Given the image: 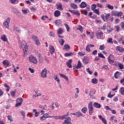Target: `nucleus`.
<instances>
[{
    "mask_svg": "<svg viewBox=\"0 0 124 124\" xmlns=\"http://www.w3.org/2000/svg\"><path fill=\"white\" fill-rule=\"evenodd\" d=\"M82 67V63H81V62L79 61L78 63V65L77 66L74 67L73 69H75L76 68H81Z\"/></svg>",
    "mask_w": 124,
    "mask_h": 124,
    "instance_id": "6ab92c4d",
    "label": "nucleus"
},
{
    "mask_svg": "<svg viewBox=\"0 0 124 124\" xmlns=\"http://www.w3.org/2000/svg\"><path fill=\"white\" fill-rule=\"evenodd\" d=\"M39 108H41V109H43V110H46L47 109V106L46 105H40L39 106Z\"/></svg>",
    "mask_w": 124,
    "mask_h": 124,
    "instance_id": "4c0bfd02",
    "label": "nucleus"
},
{
    "mask_svg": "<svg viewBox=\"0 0 124 124\" xmlns=\"http://www.w3.org/2000/svg\"><path fill=\"white\" fill-rule=\"evenodd\" d=\"M29 60L30 62H33L34 64H36V63H37V60H36V58L33 56L30 57Z\"/></svg>",
    "mask_w": 124,
    "mask_h": 124,
    "instance_id": "1a4fd4ad",
    "label": "nucleus"
},
{
    "mask_svg": "<svg viewBox=\"0 0 124 124\" xmlns=\"http://www.w3.org/2000/svg\"><path fill=\"white\" fill-rule=\"evenodd\" d=\"M118 14V12L116 11H113L112 12V16H117Z\"/></svg>",
    "mask_w": 124,
    "mask_h": 124,
    "instance_id": "603ef678",
    "label": "nucleus"
},
{
    "mask_svg": "<svg viewBox=\"0 0 124 124\" xmlns=\"http://www.w3.org/2000/svg\"><path fill=\"white\" fill-rule=\"evenodd\" d=\"M83 63H85V64H88V63H89V59H88V58H85L83 59Z\"/></svg>",
    "mask_w": 124,
    "mask_h": 124,
    "instance_id": "72a5a7b5",
    "label": "nucleus"
},
{
    "mask_svg": "<svg viewBox=\"0 0 124 124\" xmlns=\"http://www.w3.org/2000/svg\"><path fill=\"white\" fill-rule=\"evenodd\" d=\"M96 5H95V4H93V5H92L91 6V9L92 10H93V11L94 10H95L96 8Z\"/></svg>",
    "mask_w": 124,
    "mask_h": 124,
    "instance_id": "58836bf2",
    "label": "nucleus"
},
{
    "mask_svg": "<svg viewBox=\"0 0 124 124\" xmlns=\"http://www.w3.org/2000/svg\"><path fill=\"white\" fill-rule=\"evenodd\" d=\"M21 47L24 51V53L26 54L28 51V46L27 45V43L25 41H23L21 42Z\"/></svg>",
    "mask_w": 124,
    "mask_h": 124,
    "instance_id": "f257e3e1",
    "label": "nucleus"
},
{
    "mask_svg": "<svg viewBox=\"0 0 124 124\" xmlns=\"http://www.w3.org/2000/svg\"><path fill=\"white\" fill-rule=\"evenodd\" d=\"M107 7H108V9H110L111 10H113V9H114V6L109 4H107Z\"/></svg>",
    "mask_w": 124,
    "mask_h": 124,
    "instance_id": "e433bc0d",
    "label": "nucleus"
},
{
    "mask_svg": "<svg viewBox=\"0 0 124 124\" xmlns=\"http://www.w3.org/2000/svg\"><path fill=\"white\" fill-rule=\"evenodd\" d=\"M70 121H71V118L70 117L67 118L62 124H71V122H70Z\"/></svg>",
    "mask_w": 124,
    "mask_h": 124,
    "instance_id": "dca6fc26",
    "label": "nucleus"
},
{
    "mask_svg": "<svg viewBox=\"0 0 124 124\" xmlns=\"http://www.w3.org/2000/svg\"><path fill=\"white\" fill-rule=\"evenodd\" d=\"M65 57H69L70 56H73V53L70 52L69 53H65L64 54Z\"/></svg>",
    "mask_w": 124,
    "mask_h": 124,
    "instance_id": "09e8293b",
    "label": "nucleus"
},
{
    "mask_svg": "<svg viewBox=\"0 0 124 124\" xmlns=\"http://www.w3.org/2000/svg\"><path fill=\"white\" fill-rule=\"evenodd\" d=\"M115 28L116 30V31H118V32L120 31V26H115Z\"/></svg>",
    "mask_w": 124,
    "mask_h": 124,
    "instance_id": "0e129e2a",
    "label": "nucleus"
},
{
    "mask_svg": "<svg viewBox=\"0 0 124 124\" xmlns=\"http://www.w3.org/2000/svg\"><path fill=\"white\" fill-rule=\"evenodd\" d=\"M29 70L30 71V72H31V73H34V70H33L32 68L30 67L29 68Z\"/></svg>",
    "mask_w": 124,
    "mask_h": 124,
    "instance_id": "338daca9",
    "label": "nucleus"
},
{
    "mask_svg": "<svg viewBox=\"0 0 124 124\" xmlns=\"http://www.w3.org/2000/svg\"><path fill=\"white\" fill-rule=\"evenodd\" d=\"M120 82L121 84H122V85H123L124 86V78L121 79L120 80Z\"/></svg>",
    "mask_w": 124,
    "mask_h": 124,
    "instance_id": "774afa93",
    "label": "nucleus"
},
{
    "mask_svg": "<svg viewBox=\"0 0 124 124\" xmlns=\"http://www.w3.org/2000/svg\"><path fill=\"white\" fill-rule=\"evenodd\" d=\"M46 119V117L44 116V115H43L40 117L41 121H45Z\"/></svg>",
    "mask_w": 124,
    "mask_h": 124,
    "instance_id": "69168bd1",
    "label": "nucleus"
},
{
    "mask_svg": "<svg viewBox=\"0 0 124 124\" xmlns=\"http://www.w3.org/2000/svg\"><path fill=\"white\" fill-rule=\"evenodd\" d=\"M81 13L82 14H84V15H88V11L86 10H84L81 12Z\"/></svg>",
    "mask_w": 124,
    "mask_h": 124,
    "instance_id": "4d7b16f0",
    "label": "nucleus"
},
{
    "mask_svg": "<svg viewBox=\"0 0 124 124\" xmlns=\"http://www.w3.org/2000/svg\"><path fill=\"white\" fill-rule=\"evenodd\" d=\"M59 75L61 77H62V78H64V79H65V80H66V81H68V78H67V77H66V76L62 74H59Z\"/></svg>",
    "mask_w": 124,
    "mask_h": 124,
    "instance_id": "473e14b6",
    "label": "nucleus"
},
{
    "mask_svg": "<svg viewBox=\"0 0 124 124\" xmlns=\"http://www.w3.org/2000/svg\"><path fill=\"white\" fill-rule=\"evenodd\" d=\"M57 9H58V10H63V9L62 8V4L60 3L59 4V5H57Z\"/></svg>",
    "mask_w": 124,
    "mask_h": 124,
    "instance_id": "2f4dec72",
    "label": "nucleus"
},
{
    "mask_svg": "<svg viewBox=\"0 0 124 124\" xmlns=\"http://www.w3.org/2000/svg\"><path fill=\"white\" fill-rule=\"evenodd\" d=\"M122 75V74L119 72H116V73L114 74V77L116 78V79H118L120 76Z\"/></svg>",
    "mask_w": 124,
    "mask_h": 124,
    "instance_id": "a878e982",
    "label": "nucleus"
},
{
    "mask_svg": "<svg viewBox=\"0 0 124 124\" xmlns=\"http://www.w3.org/2000/svg\"><path fill=\"white\" fill-rule=\"evenodd\" d=\"M94 107H95V108H100L101 107V105L98 103L95 102L93 104Z\"/></svg>",
    "mask_w": 124,
    "mask_h": 124,
    "instance_id": "393cba45",
    "label": "nucleus"
},
{
    "mask_svg": "<svg viewBox=\"0 0 124 124\" xmlns=\"http://www.w3.org/2000/svg\"><path fill=\"white\" fill-rule=\"evenodd\" d=\"M41 19L42 20H45V19H48V16H42Z\"/></svg>",
    "mask_w": 124,
    "mask_h": 124,
    "instance_id": "e2e57ef3",
    "label": "nucleus"
},
{
    "mask_svg": "<svg viewBox=\"0 0 124 124\" xmlns=\"http://www.w3.org/2000/svg\"><path fill=\"white\" fill-rule=\"evenodd\" d=\"M2 64L4 66H5V67H7V66H9V62H8V60H4L2 62Z\"/></svg>",
    "mask_w": 124,
    "mask_h": 124,
    "instance_id": "2eb2a0df",
    "label": "nucleus"
},
{
    "mask_svg": "<svg viewBox=\"0 0 124 124\" xmlns=\"http://www.w3.org/2000/svg\"><path fill=\"white\" fill-rule=\"evenodd\" d=\"M37 110L35 109H33V112L35 113V117H38L40 113L39 112L36 111Z\"/></svg>",
    "mask_w": 124,
    "mask_h": 124,
    "instance_id": "c756f323",
    "label": "nucleus"
},
{
    "mask_svg": "<svg viewBox=\"0 0 124 124\" xmlns=\"http://www.w3.org/2000/svg\"><path fill=\"white\" fill-rule=\"evenodd\" d=\"M72 59H70L67 62L66 65L69 68H72V65H71V63H72Z\"/></svg>",
    "mask_w": 124,
    "mask_h": 124,
    "instance_id": "4468645a",
    "label": "nucleus"
},
{
    "mask_svg": "<svg viewBox=\"0 0 124 124\" xmlns=\"http://www.w3.org/2000/svg\"><path fill=\"white\" fill-rule=\"evenodd\" d=\"M43 115L46 119H47V118H53L52 116H49L48 113H45Z\"/></svg>",
    "mask_w": 124,
    "mask_h": 124,
    "instance_id": "37998d69",
    "label": "nucleus"
},
{
    "mask_svg": "<svg viewBox=\"0 0 124 124\" xmlns=\"http://www.w3.org/2000/svg\"><path fill=\"white\" fill-rule=\"evenodd\" d=\"M102 35H103V32L102 31H98L96 33V36H97V37H101Z\"/></svg>",
    "mask_w": 124,
    "mask_h": 124,
    "instance_id": "bb28decb",
    "label": "nucleus"
},
{
    "mask_svg": "<svg viewBox=\"0 0 124 124\" xmlns=\"http://www.w3.org/2000/svg\"><path fill=\"white\" fill-rule=\"evenodd\" d=\"M76 115L77 117H81V116H83V114H82V113H81L80 112H76Z\"/></svg>",
    "mask_w": 124,
    "mask_h": 124,
    "instance_id": "8fccbe9b",
    "label": "nucleus"
},
{
    "mask_svg": "<svg viewBox=\"0 0 124 124\" xmlns=\"http://www.w3.org/2000/svg\"><path fill=\"white\" fill-rule=\"evenodd\" d=\"M41 75L43 78H46L47 77V69L45 68L43 70Z\"/></svg>",
    "mask_w": 124,
    "mask_h": 124,
    "instance_id": "6e6552de",
    "label": "nucleus"
},
{
    "mask_svg": "<svg viewBox=\"0 0 124 124\" xmlns=\"http://www.w3.org/2000/svg\"><path fill=\"white\" fill-rule=\"evenodd\" d=\"M68 116V113L67 114V115H63L62 116H52L53 118V119H55V120H59V119H60L61 120H63V119H66V117Z\"/></svg>",
    "mask_w": 124,
    "mask_h": 124,
    "instance_id": "20e7f679",
    "label": "nucleus"
},
{
    "mask_svg": "<svg viewBox=\"0 0 124 124\" xmlns=\"http://www.w3.org/2000/svg\"><path fill=\"white\" fill-rule=\"evenodd\" d=\"M93 11L94 13H95V14H97V15H99L100 14L99 13V10L98 9H96L94 10Z\"/></svg>",
    "mask_w": 124,
    "mask_h": 124,
    "instance_id": "79ce46f5",
    "label": "nucleus"
},
{
    "mask_svg": "<svg viewBox=\"0 0 124 124\" xmlns=\"http://www.w3.org/2000/svg\"><path fill=\"white\" fill-rule=\"evenodd\" d=\"M54 79L55 80V81H57V82H58V83H60V78H59L58 77V76H56L54 78Z\"/></svg>",
    "mask_w": 124,
    "mask_h": 124,
    "instance_id": "13d9d810",
    "label": "nucleus"
},
{
    "mask_svg": "<svg viewBox=\"0 0 124 124\" xmlns=\"http://www.w3.org/2000/svg\"><path fill=\"white\" fill-rule=\"evenodd\" d=\"M103 69H106V70H109V67H108V65H105L102 67Z\"/></svg>",
    "mask_w": 124,
    "mask_h": 124,
    "instance_id": "864d4df0",
    "label": "nucleus"
},
{
    "mask_svg": "<svg viewBox=\"0 0 124 124\" xmlns=\"http://www.w3.org/2000/svg\"><path fill=\"white\" fill-rule=\"evenodd\" d=\"M92 47H94V45L92 44L88 45L86 47V51L87 52H91V48H92Z\"/></svg>",
    "mask_w": 124,
    "mask_h": 124,
    "instance_id": "ddd939ff",
    "label": "nucleus"
},
{
    "mask_svg": "<svg viewBox=\"0 0 124 124\" xmlns=\"http://www.w3.org/2000/svg\"><path fill=\"white\" fill-rule=\"evenodd\" d=\"M54 14L55 17H60L61 16V12L57 10L54 12Z\"/></svg>",
    "mask_w": 124,
    "mask_h": 124,
    "instance_id": "aec40b11",
    "label": "nucleus"
},
{
    "mask_svg": "<svg viewBox=\"0 0 124 124\" xmlns=\"http://www.w3.org/2000/svg\"><path fill=\"white\" fill-rule=\"evenodd\" d=\"M97 79L96 78H93L92 79V82L93 83V84H97Z\"/></svg>",
    "mask_w": 124,
    "mask_h": 124,
    "instance_id": "c03bdc74",
    "label": "nucleus"
},
{
    "mask_svg": "<svg viewBox=\"0 0 124 124\" xmlns=\"http://www.w3.org/2000/svg\"><path fill=\"white\" fill-rule=\"evenodd\" d=\"M105 49V46L104 45L100 46L99 50H104Z\"/></svg>",
    "mask_w": 124,
    "mask_h": 124,
    "instance_id": "5fc2aeb1",
    "label": "nucleus"
},
{
    "mask_svg": "<svg viewBox=\"0 0 124 124\" xmlns=\"http://www.w3.org/2000/svg\"><path fill=\"white\" fill-rule=\"evenodd\" d=\"M98 55L99 58H102V59H105V57L104 56V55H103V54H102V53H98Z\"/></svg>",
    "mask_w": 124,
    "mask_h": 124,
    "instance_id": "6e6d98bb",
    "label": "nucleus"
},
{
    "mask_svg": "<svg viewBox=\"0 0 124 124\" xmlns=\"http://www.w3.org/2000/svg\"><path fill=\"white\" fill-rule=\"evenodd\" d=\"M70 12L73 14V15H77L78 16H80V13H79L78 11L77 10H69Z\"/></svg>",
    "mask_w": 124,
    "mask_h": 124,
    "instance_id": "f8f14e48",
    "label": "nucleus"
},
{
    "mask_svg": "<svg viewBox=\"0 0 124 124\" xmlns=\"http://www.w3.org/2000/svg\"><path fill=\"white\" fill-rule=\"evenodd\" d=\"M71 7H72V8H73V9H77V8H78V6H77V5L74 3L71 4Z\"/></svg>",
    "mask_w": 124,
    "mask_h": 124,
    "instance_id": "7c9ffc66",
    "label": "nucleus"
},
{
    "mask_svg": "<svg viewBox=\"0 0 124 124\" xmlns=\"http://www.w3.org/2000/svg\"><path fill=\"white\" fill-rule=\"evenodd\" d=\"M88 111V108H87V107H84L82 109L81 111L82 113H84V114H85V113Z\"/></svg>",
    "mask_w": 124,
    "mask_h": 124,
    "instance_id": "ea45409f",
    "label": "nucleus"
},
{
    "mask_svg": "<svg viewBox=\"0 0 124 124\" xmlns=\"http://www.w3.org/2000/svg\"><path fill=\"white\" fill-rule=\"evenodd\" d=\"M59 43L62 46H63V44H64V40L62 39L59 40Z\"/></svg>",
    "mask_w": 124,
    "mask_h": 124,
    "instance_id": "a19ab883",
    "label": "nucleus"
},
{
    "mask_svg": "<svg viewBox=\"0 0 124 124\" xmlns=\"http://www.w3.org/2000/svg\"><path fill=\"white\" fill-rule=\"evenodd\" d=\"M101 17L103 20L106 22V21H107V20L109 19V17H110V14H108L106 16H104V15H102Z\"/></svg>",
    "mask_w": 124,
    "mask_h": 124,
    "instance_id": "0eeeda50",
    "label": "nucleus"
},
{
    "mask_svg": "<svg viewBox=\"0 0 124 124\" xmlns=\"http://www.w3.org/2000/svg\"><path fill=\"white\" fill-rule=\"evenodd\" d=\"M120 93L121 94H122L123 95H124V88L122 87L121 88Z\"/></svg>",
    "mask_w": 124,
    "mask_h": 124,
    "instance_id": "bf43d9fd",
    "label": "nucleus"
},
{
    "mask_svg": "<svg viewBox=\"0 0 124 124\" xmlns=\"http://www.w3.org/2000/svg\"><path fill=\"white\" fill-rule=\"evenodd\" d=\"M98 118L99 119H100V120H101V121L103 122V123H104V124H107V121H106V119H105V118L102 117V116L99 115Z\"/></svg>",
    "mask_w": 124,
    "mask_h": 124,
    "instance_id": "f3484780",
    "label": "nucleus"
},
{
    "mask_svg": "<svg viewBox=\"0 0 124 124\" xmlns=\"http://www.w3.org/2000/svg\"><path fill=\"white\" fill-rule=\"evenodd\" d=\"M77 30L79 31L80 32H83V31H84V28L81 25H78L77 28Z\"/></svg>",
    "mask_w": 124,
    "mask_h": 124,
    "instance_id": "5701e85b",
    "label": "nucleus"
},
{
    "mask_svg": "<svg viewBox=\"0 0 124 124\" xmlns=\"http://www.w3.org/2000/svg\"><path fill=\"white\" fill-rule=\"evenodd\" d=\"M1 39L4 41V42H6L8 41L7 38H6V36L5 35H2L1 36Z\"/></svg>",
    "mask_w": 124,
    "mask_h": 124,
    "instance_id": "4be33fe9",
    "label": "nucleus"
},
{
    "mask_svg": "<svg viewBox=\"0 0 124 124\" xmlns=\"http://www.w3.org/2000/svg\"><path fill=\"white\" fill-rule=\"evenodd\" d=\"M96 5L99 8H103V7H104L103 6V5L102 4L100 3H97Z\"/></svg>",
    "mask_w": 124,
    "mask_h": 124,
    "instance_id": "49530a36",
    "label": "nucleus"
},
{
    "mask_svg": "<svg viewBox=\"0 0 124 124\" xmlns=\"http://www.w3.org/2000/svg\"><path fill=\"white\" fill-rule=\"evenodd\" d=\"M55 24L56 26H60L62 24V20L61 19H57L55 21Z\"/></svg>",
    "mask_w": 124,
    "mask_h": 124,
    "instance_id": "cd10ccee",
    "label": "nucleus"
},
{
    "mask_svg": "<svg viewBox=\"0 0 124 124\" xmlns=\"http://www.w3.org/2000/svg\"><path fill=\"white\" fill-rule=\"evenodd\" d=\"M124 14L123 13V12H117V17H121V16H123V15Z\"/></svg>",
    "mask_w": 124,
    "mask_h": 124,
    "instance_id": "3c124183",
    "label": "nucleus"
},
{
    "mask_svg": "<svg viewBox=\"0 0 124 124\" xmlns=\"http://www.w3.org/2000/svg\"><path fill=\"white\" fill-rule=\"evenodd\" d=\"M63 49L66 51H69V50H70V46L68 44H65Z\"/></svg>",
    "mask_w": 124,
    "mask_h": 124,
    "instance_id": "412c9836",
    "label": "nucleus"
},
{
    "mask_svg": "<svg viewBox=\"0 0 124 124\" xmlns=\"http://www.w3.org/2000/svg\"><path fill=\"white\" fill-rule=\"evenodd\" d=\"M81 8H85L87 6V3L85 2H82L80 5Z\"/></svg>",
    "mask_w": 124,
    "mask_h": 124,
    "instance_id": "c85d7f7f",
    "label": "nucleus"
},
{
    "mask_svg": "<svg viewBox=\"0 0 124 124\" xmlns=\"http://www.w3.org/2000/svg\"><path fill=\"white\" fill-rule=\"evenodd\" d=\"M64 26L66 27L67 31H69V30H70L69 26H68V25L67 24H65Z\"/></svg>",
    "mask_w": 124,
    "mask_h": 124,
    "instance_id": "052dcab7",
    "label": "nucleus"
},
{
    "mask_svg": "<svg viewBox=\"0 0 124 124\" xmlns=\"http://www.w3.org/2000/svg\"><path fill=\"white\" fill-rule=\"evenodd\" d=\"M49 52L51 55H53L55 53V48H54V46H49Z\"/></svg>",
    "mask_w": 124,
    "mask_h": 124,
    "instance_id": "a211bd4d",
    "label": "nucleus"
},
{
    "mask_svg": "<svg viewBox=\"0 0 124 124\" xmlns=\"http://www.w3.org/2000/svg\"><path fill=\"white\" fill-rule=\"evenodd\" d=\"M116 50L121 52V53H123L124 52V49L123 47H121L120 46L116 47Z\"/></svg>",
    "mask_w": 124,
    "mask_h": 124,
    "instance_id": "b1692460",
    "label": "nucleus"
},
{
    "mask_svg": "<svg viewBox=\"0 0 124 124\" xmlns=\"http://www.w3.org/2000/svg\"><path fill=\"white\" fill-rule=\"evenodd\" d=\"M4 86L5 87V88H7V89L6 90V92H9L10 88L8 86V85H7V84L5 83Z\"/></svg>",
    "mask_w": 124,
    "mask_h": 124,
    "instance_id": "de8ad7c7",
    "label": "nucleus"
},
{
    "mask_svg": "<svg viewBox=\"0 0 124 124\" xmlns=\"http://www.w3.org/2000/svg\"><path fill=\"white\" fill-rule=\"evenodd\" d=\"M62 32H63V30L61 28H60L58 31V34L59 37H60V38H63V36L61 35V34L62 33Z\"/></svg>",
    "mask_w": 124,
    "mask_h": 124,
    "instance_id": "9b49d317",
    "label": "nucleus"
},
{
    "mask_svg": "<svg viewBox=\"0 0 124 124\" xmlns=\"http://www.w3.org/2000/svg\"><path fill=\"white\" fill-rule=\"evenodd\" d=\"M32 38L35 41V44L37 46L40 45V42H39V40L37 38V37L35 35H32Z\"/></svg>",
    "mask_w": 124,
    "mask_h": 124,
    "instance_id": "423d86ee",
    "label": "nucleus"
},
{
    "mask_svg": "<svg viewBox=\"0 0 124 124\" xmlns=\"http://www.w3.org/2000/svg\"><path fill=\"white\" fill-rule=\"evenodd\" d=\"M114 55L111 54L108 58V62L109 63H113L114 62Z\"/></svg>",
    "mask_w": 124,
    "mask_h": 124,
    "instance_id": "9d476101",
    "label": "nucleus"
},
{
    "mask_svg": "<svg viewBox=\"0 0 124 124\" xmlns=\"http://www.w3.org/2000/svg\"><path fill=\"white\" fill-rule=\"evenodd\" d=\"M78 55H79V56L80 57H82L83 56H85L86 55V52H79L78 53Z\"/></svg>",
    "mask_w": 124,
    "mask_h": 124,
    "instance_id": "a18cd8bd",
    "label": "nucleus"
},
{
    "mask_svg": "<svg viewBox=\"0 0 124 124\" xmlns=\"http://www.w3.org/2000/svg\"><path fill=\"white\" fill-rule=\"evenodd\" d=\"M9 23H10V18L8 17L6 20L3 22L4 27L7 29H8V28H9Z\"/></svg>",
    "mask_w": 124,
    "mask_h": 124,
    "instance_id": "7ed1b4c3",
    "label": "nucleus"
},
{
    "mask_svg": "<svg viewBox=\"0 0 124 124\" xmlns=\"http://www.w3.org/2000/svg\"><path fill=\"white\" fill-rule=\"evenodd\" d=\"M88 109L90 115H92L93 113V102H90L88 104Z\"/></svg>",
    "mask_w": 124,
    "mask_h": 124,
    "instance_id": "f03ea898",
    "label": "nucleus"
},
{
    "mask_svg": "<svg viewBox=\"0 0 124 124\" xmlns=\"http://www.w3.org/2000/svg\"><path fill=\"white\" fill-rule=\"evenodd\" d=\"M23 102L22 98H18L16 100V107H19V106H21L22 105V103Z\"/></svg>",
    "mask_w": 124,
    "mask_h": 124,
    "instance_id": "39448f33",
    "label": "nucleus"
},
{
    "mask_svg": "<svg viewBox=\"0 0 124 124\" xmlns=\"http://www.w3.org/2000/svg\"><path fill=\"white\" fill-rule=\"evenodd\" d=\"M107 43H111V44H113V38H109L108 40H107Z\"/></svg>",
    "mask_w": 124,
    "mask_h": 124,
    "instance_id": "f704fd0d",
    "label": "nucleus"
},
{
    "mask_svg": "<svg viewBox=\"0 0 124 124\" xmlns=\"http://www.w3.org/2000/svg\"><path fill=\"white\" fill-rule=\"evenodd\" d=\"M115 95V94H111V92H110L108 94V97H109L110 98H111V97H113Z\"/></svg>",
    "mask_w": 124,
    "mask_h": 124,
    "instance_id": "680f3d73",
    "label": "nucleus"
},
{
    "mask_svg": "<svg viewBox=\"0 0 124 124\" xmlns=\"http://www.w3.org/2000/svg\"><path fill=\"white\" fill-rule=\"evenodd\" d=\"M117 63L120 69H124V64L119 62H117Z\"/></svg>",
    "mask_w": 124,
    "mask_h": 124,
    "instance_id": "c9c22d12",
    "label": "nucleus"
}]
</instances>
